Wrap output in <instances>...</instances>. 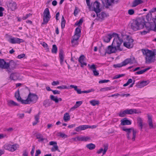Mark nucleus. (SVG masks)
I'll use <instances>...</instances> for the list:
<instances>
[{"instance_id":"f257e3e1","label":"nucleus","mask_w":156,"mask_h":156,"mask_svg":"<svg viewBox=\"0 0 156 156\" xmlns=\"http://www.w3.org/2000/svg\"><path fill=\"white\" fill-rule=\"evenodd\" d=\"M15 97L18 101L21 102L23 104H29L31 102L34 103H35L38 98L37 95L30 92L28 95L27 98L25 100H23L20 96V92L18 90L15 93Z\"/></svg>"},{"instance_id":"f03ea898","label":"nucleus","mask_w":156,"mask_h":156,"mask_svg":"<svg viewBox=\"0 0 156 156\" xmlns=\"http://www.w3.org/2000/svg\"><path fill=\"white\" fill-rule=\"evenodd\" d=\"M141 50L143 54L145 56L146 63H151L155 61L156 54L154 52L148 49H143Z\"/></svg>"},{"instance_id":"7ed1b4c3","label":"nucleus","mask_w":156,"mask_h":156,"mask_svg":"<svg viewBox=\"0 0 156 156\" xmlns=\"http://www.w3.org/2000/svg\"><path fill=\"white\" fill-rule=\"evenodd\" d=\"M143 19L138 18L136 20H133L130 23V26L132 29L134 31H136L143 28Z\"/></svg>"},{"instance_id":"20e7f679","label":"nucleus","mask_w":156,"mask_h":156,"mask_svg":"<svg viewBox=\"0 0 156 156\" xmlns=\"http://www.w3.org/2000/svg\"><path fill=\"white\" fill-rule=\"evenodd\" d=\"M51 17L48 8H46L44 11L43 16V22L41 25L47 24L49 20Z\"/></svg>"},{"instance_id":"39448f33","label":"nucleus","mask_w":156,"mask_h":156,"mask_svg":"<svg viewBox=\"0 0 156 156\" xmlns=\"http://www.w3.org/2000/svg\"><path fill=\"white\" fill-rule=\"evenodd\" d=\"M115 37H116L114 38L112 44V45L117 48V49L120 50L119 47L122 44L123 40L120 38L118 34H117V35H115Z\"/></svg>"},{"instance_id":"423d86ee","label":"nucleus","mask_w":156,"mask_h":156,"mask_svg":"<svg viewBox=\"0 0 156 156\" xmlns=\"http://www.w3.org/2000/svg\"><path fill=\"white\" fill-rule=\"evenodd\" d=\"M137 132V130L136 129H134L133 127L127 128V138L129 139H130L129 135L132 133V137L131 138V140L133 141H134L135 140L136 134Z\"/></svg>"},{"instance_id":"0eeeda50","label":"nucleus","mask_w":156,"mask_h":156,"mask_svg":"<svg viewBox=\"0 0 156 156\" xmlns=\"http://www.w3.org/2000/svg\"><path fill=\"white\" fill-rule=\"evenodd\" d=\"M18 145L17 144L11 145L6 144L4 146V148L11 151H14L16 150L18 148Z\"/></svg>"},{"instance_id":"6e6552de","label":"nucleus","mask_w":156,"mask_h":156,"mask_svg":"<svg viewBox=\"0 0 156 156\" xmlns=\"http://www.w3.org/2000/svg\"><path fill=\"white\" fill-rule=\"evenodd\" d=\"M142 23H144L143 27H144V26H145V27H146V29L148 30H152L154 31V26L153 23L152 22L150 23L149 22H146L144 19L143 21H142Z\"/></svg>"},{"instance_id":"1a4fd4ad","label":"nucleus","mask_w":156,"mask_h":156,"mask_svg":"<svg viewBox=\"0 0 156 156\" xmlns=\"http://www.w3.org/2000/svg\"><path fill=\"white\" fill-rule=\"evenodd\" d=\"M97 18L96 20L99 21H102L105 19L109 16V15L104 12H102L100 13H96Z\"/></svg>"},{"instance_id":"9d476101","label":"nucleus","mask_w":156,"mask_h":156,"mask_svg":"<svg viewBox=\"0 0 156 156\" xmlns=\"http://www.w3.org/2000/svg\"><path fill=\"white\" fill-rule=\"evenodd\" d=\"M94 8V10L96 13H100L101 9L100 8V3L97 1H95L92 5Z\"/></svg>"},{"instance_id":"9b49d317","label":"nucleus","mask_w":156,"mask_h":156,"mask_svg":"<svg viewBox=\"0 0 156 156\" xmlns=\"http://www.w3.org/2000/svg\"><path fill=\"white\" fill-rule=\"evenodd\" d=\"M117 49L112 45V44L108 46L106 48L105 53L110 54L115 52Z\"/></svg>"},{"instance_id":"f8f14e48","label":"nucleus","mask_w":156,"mask_h":156,"mask_svg":"<svg viewBox=\"0 0 156 156\" xmlns=\"http://www.w3.org/2000/svg\"><path fill=\"white\" fill-rule=\"evenodd\" d=\"M117 35V34L114 33L112 34H108L103 37L104 41L106 43L110 42L112 37H115V35Z\"/></svg>"},{"instance_id":"ddd939ff","label":"nucleus","mask_w":156,"mask_h":156,"mask_svg":"<svg viewBox=\"0 0 156 156\" xmlns=\"http://www.w3.org/2000/svg\"><path fill=\"white\" fill-rule=\"evenodd\" d=\"M9 41L11 44H20V43L23 42L24 41L21 39L18 38L13 37L12 38H10L9 40Z\"/></svg>"},{"instance_id":"4468645a","label":"nucleus","mask_w":156,"mask_h":156,"mask_svg":"<svg viewBox=\"0 0 156 156\" xmlns=\"http://www.w3.org/2000/svg\"><path fill=\"white\" fill-rule=\"evenodd\" d=\"M7 6L12 11H14L16 9V2L12 1L9 2L7 3Z\"/></svg>"},{"instance_id":"2eb2a0df","label":"nucleus","mask_w":156,"mask_h":156,"mask_svg":"<svg viewBox=\"0 0 156 156\" xmlns=\"http://www.w3.org/2000/svg\"><path fill=\"white\" fill-rule=\"evenodd\" d=\"M133 40L130 37L127 36V48H130L133 46Z\"/></svg>"},{"instance_id":"dca6fc26","label":"nucleus","mask_w":156,"mask_h":156,"mask_svg":"<svg viewBox=\"0 0 156 156\" xmlns=\"http://www.w3.org/2000/svg\"><path fill=\"white\" fill-rule=\"evenodd\" d=\"M103 148H100L97 153L99 154L102 153L103 155H104L108 149V146L107 145H104L103 146Z\"/></svg>"},{"instance_id":"f3484780","label":"nucleus","mask_w":156,"mask_h":156,"mask_svg":"<svg viewBox=\"0 0 156 156\" xmlns=\"http://www.w3.org/2000/svg\"><path fill=\"white\" fill-rule=\"evenodd\" d=\"M149 83L148 81H142L136 85V87L138 88H141L147 85Z\"/></svg>"},{"instance_id":"a211bd4d","label":"nucleus","mask_w":156,"mask_h":156,"mask_svg":"<svg viewBox=\"0 0 156 156\" xmlns=\"http://www.w3.org/2000/svg\"><path fill=\"white\" fill-rule=\"evenodd\" d=\"M137 120L138 127L140 130L142 131L143 127L144 125V124H143V120L141 118L138 117L137 118Z\"/></svg>"},{"instance_id":"6ab92c4d","label":"nucleus","mask_w":156,"mask_h":156,"mask_svg":"<svg viewBox=\"0 0 156 156\" xmlns=\"http://www.w3.org/2000/svg\"><path fill=\"white\" fill-rule=\"evenodd\" d=\"M84 58V56L83 55H81L80 57L78 59V61L81 64L80 66L82 68L83 67V65L86 66L87 65V63H86L83 62Z\"/></svg>"},{"instance_id":"aec40b11","label":"nucleus","mask_w":156,"mask_h":156,"mask_svg":"<svg viewBox=\"0 0 156 156\" xmlns=\"http://www.w3.org/2000/svg\"><path fill=\"white\" fill-rule=\"evenodd\" d=\"M20 74L17 73H13L10 76V79L12 80H16L19 78Z\"/></svg>"},{"instance_id":"412c9836","label":"nucleus","mask_w":156,"mask_h":156,"mask_svg":"<svg viewBox=\"0 0 156 156\" xmlns=\"http://www.w3.org/2000/svg\"><path fill=\"white\" fill-rule=\"evenodd\" d=\"M6 62L3 59H0V68L7 69L8 65L6 64Z\"/></svg>"},{"instance_id":"4be33fe9","label":"nucleus","mask_w":156,"mask_h":156,"mask_svg":"<svg viewBox=\"0 0 156 156\" xmlns=\"http://www.w3.org/2000/svg\"><path fill=\"white\" fill-rule=\"evenodd\" d=\"M77 139L78 141H87L90 140V138L88 136H78L77 137Z\"/></svg>"},{"instance_id":"5701e85b","label":"nucleus","mask_w":156,"mask_h":156,"mask_svg":"<svg viewBox=\"0 0 156 156\" xmlns=\"http://www.w3.org/2000/svg\"><path fill=\"white\" fill-rule=\"evenodd\" d=\"M59 57L60 59V64L61 65H62L64 59V56L63 55V51L62 49H60L59 50Z\"/></svg>"},{"instance_id":"b1692460","label":"nucleus","mask_w":156,"mask_h":156,"mask_svg":"<svg viewBox=\"0 0 156 156\" xmlns=\"http://www.w3.org/2000/svg\"><path fill=\"white\" fill-rule=\"evenodd\" d=\"M127 65V59H126L124 61L120 63H119L116 64H114L113 66L115 68L117 67H121Z\"/></svg>"},{"instance_id":"393cba45","label":"nucleus","mask_w":156,"mask_h":156,"mask_svg":"<svg viewBox=\"0 0 156 156\" xmlns=\"http://www.w3.org/2000/svg\"><path fill=\"white\" fill-rule=\"evenodd\" d=\"M87 125H81L76 127L75 130L77 132L84 130L87 129Z\"/></svg>"},{"instance_id":"a878e982","label":"nucleus","mask_w":156,"mask_h":156,"mask_svg":"<svg viewBox=\"0 0 156 156\" xmlns=\"http://www.w3.org/2000/svg\"><path fill=\"white\" fill-rule=\"evenodd\" d=\"M6 64H8V69L9 67L10 66L11 69H14L15 68L16 65V63L13 61H10L9 63L6 62Z\"/></svg>"},{"instance_id":"bb28decb","label":"nucleus","mask_w":156,"mask_h":156,"mask_svg":"<svg viewBox=\"0 0 156 156\" xmlns=\"http://www.w3.org/2000/svg\"><path fill=\"white\" fill-rule=\"evenodd\" d=\"M148 123L150 129L153 128V124L152 120L151 117L150 115H148Z\"/></svg>"},{"instance_id":"cd10ccee","label":"nucleus","mask_w":156,"mask_h":156,"mask_svg":"<svg viewBox=\"0 0 156 156\" xmlns=\"http://www.w3.org/2000/svg\"><path fill=\"white\" fill-rule=\"evenodd\" d=\"M143 2L142 0H134L133 2L132 7H135L139 4H142Z\"/></svg>"},{"instance_id":"c85d7f7f","label":"nucleus","mask_w":156,"mask_h":156,"mask_svg":"<svg viewBox=\"0 0 156 156\" xmlns=\"http://www.w3.org/2000/svg\"><path fill=\"white\" fill-rule=\"evenodd\" d=\"M63 119L66 122L70 120V116L68 113L66 112L64 114Z\"/></svg>"},{"instance_id":"c756f323","label":"nucleus","mask_w":156,"mask_h":156,"mask_svg":"<svg viewBox=\"0 0 156 156\" xmlns=\"http://www.w3.org/2000/svg\"><path fill=\"white\" fill-rule=\"evenodd\" d=\"M43 105L45 107L49 106L51 105V101L49 99H46L44 101Z\"/></svg>"},{"instance_id":"7c9ffc66","label":"nucleus","mask_w":156,"mask_h":156,"mask_svg":"<svg viewBox=\"0 0 156 156\" xmlns=\"http://www.w3.org/2000/svg\"><path fill=\"white\" fill-rule=\"evenodd\" d=\"M86 147L89 150H92L94 149L95 148L96 146L94 144L90 143L87 144L86 145Z\"/></svg>"},{"instance_id":"2f4dec72","label":"nucleus","mask_w":156,"mask_h":156,"mask_svg":"<svg viewBox=\"0 0 156 156\" xmlns=\"http://www.w3.org/2000/svg\"><path fill=\"white\" fill-rule=\"evenodd\" d=\"M40 115V112H39L38 114L37 115H36L35 116V121L33 123V126H35L37 124V123L39 122V117Z\"/></svg>"},{"instance_id":"473e14b6","label":"nucleus","mask_w":156,"mask_h":156,"mask_svg":"<svg viewBox=\"0 0 156 156\" xmlns=\"http://www.w3.org/2000/svg\"><path fill=\"white\" fill-rule=\"evenodd\" d=\"M114 89L115 88L114 87L112 86H111L110 87H107L102 88L100 90V91H105L112 89Z\"/></svg>"},{"instance_id":"72a5a7b5","label":"nucleus","mask_w":156,"mask_h":156,"mask_svg":"<svg viewBox=\"0 0 156 156\" xmlns=\"http://www.w3.org/2000/svg\"><path fill=\"white\" fill-rule=\"evenodd\" d=\"M36 137L37 139H38V141L39 142H42L45 138H43V136L40 134H38L36 135Z\"/></svg>"},{"instance_id":"f704fd0d","label":"nucleus","mask_w":156,"mask_h":156,"mask_svg":"<svg viewBox=\"0 0 156 156\" xmlns=\"http://www.w3.org/2000/svg\"><path fill=\"white\" fill-rule=\"evenodd\" d=\"M90 103L93 106H95L97 105H98L99 103V102L98 101L93 100L90 101Z\"/></svg>"},{"instance_id":"c9c22d12","label":"nucleus","mask_w":156,"mask_h":156,"mask_svg":"<svg viewBox=\"0 0 156 156\" xmlns=\"http://www.w3.org/2000/svg\"><path fill=\"white\" fill-rule=\"evenodd\" d=\"M8 105L9 106H17L18 104L12 100H10L8 101Z\"/></svg>"},{"instance_id":"e433bc0d","label":"nucleus","mask_w":156,"mask_h":156,"mask_svg":"<svg viewBox=\"0 0 156 156\" xmlns=\"http://www.w3.org/2000/svg\"><path fill=\"white\" fill-rule=\"evenodd\" d=\"M50 98L51 100L54 101L55 103H58V100L57 96L55 97L53 95H51L50 96Z\"/></svg>"},{"instance_id":"4c0bfd02","label":"nucleus","mask_w":156,"mask_h":156,"mask_svg":"<svg viewBox=\"0 0 156 156\" xmlns=\"http://www.w3.org/2000/svg\"><path fill=\"white\" fill-rule=\"evenodd\" d=\"M139 112H136L135 109H127V114H132L133 113H138Z\"/></svg>"},{"instance_id":"58836bf2","label":"nucleus","mask_w":156,"mask_h":156,"mask_svg":"<svg viewBox=\"0 0 156 156\" xmlns=\"http://www.w3.org/2000/svg\"><path fill=\"white\" fill-rule=\"evenodd\" d=\"M135 58L133 56H131L130 58L127 59V64H132L134 62Z\"/></svg>"},{"instance_id":"ea45409f","label":"nucleus","mask_w":156,"mask_h":156,"mask_svg":"<svg viewBox=\"0 0 156 156\" xmlns=\"http://www.w3.org/2000/svg\"><path fill=\"white\" fill-rule=\"evenodd\" d=\"M57 48L55 44H54L52 46V48L51 50L52 53L56 54L57 52Z\"/></svg>"},{"instance_id":"a19ab883","label":"nucleus","mask_w":156,"mask_h":156,"mask_svg":"<svg viewBox=\"0 0 156 156\" xmlns=\"http://www.w3.org/2000/svg\"><path fill=\"white\" fill-rule=\"evenodd\" d=\"M91 70L92 71L94 76H97L98 75L99 73L98 71L96 70V66H95L94 67V68L93 69Z\"/></svg>"},{"instance_id":"79ce46f5","label":"nucleus","mask_w":156,"mask_h":156,"mask_svg":"<svg viewBox=\"0 0 156 156\" xmlns=\"http://www.w3.org/2000/svg\"><path fill=\"white\" fill-rule=\"evenodd\" d=\"M121 126H125L127 125V118H125L121 120Z\"/></svg>"},{"instance_id":"37998d69","label":"nucleus","mask_w":156,"mask_h":156,"mask_svg":"<svg viewBox=\"0 0 156 156\" xmlns=\"http://www.w3.org/2000/svg\"><path fill=\"white\" fill-rule=\"evenodd\" d=\"M57 136H60L62 138H67L68 137L67 135H66L65 134L63 133H62L61 132H59L58 133Z\"/></svg>"},{"instance_id":"c03bdc74","label":"nucleus","mask_w":156,"mask_h":156,"mask_svg":"<svg viewBox=\"0 0 156 156\" xmlns=\"http://www.w3.org/2000/svg\"><path fill=\"white\" fill-rule=\"evenodd\" d=\"M127 114V109L125 110L123 112H121L119 114L120 117H122L125 116V115Z\"/></svg>"},{"instance_id":"a18cd8bd","label":"nucleus","mask_w":156,"mask_h":156,"mask_svg":"<svg viewBox=\"0 0 156 156\" xmlns=\"http://www.w3.org/2000/svg\"><path fill=\"white\" fill-rule=\"evenodd\" d=\"M78 40H76L73 39L71 41V43L72 44V46L73 47H74L76 45H77L78 44Z\"/></svg>"},{"instance_id":"49530a36","label":"nucleus","mask_w":156,"mask_h":156,"mask_svg":"<svg viewBox=\"0 0 156 156\" xmlns=\"http://www.w3.org/2000/svg\"><path fill=\"white\" fill-rule=\"evenodd\" d=\"M41 44L43 46L44 48H46V49L48 51H49V48L48 44L45 42H43L42 43H41Z\"/></svg>"},{"instance_id":"de8ad7c7","label":"nucleus","mask_w":156,"mask_h":156,"mask_svg":"<svg viewBox=\"0 0 156 156\" xmlns=\"http://www.w3.org/2000/svg\"><path fill=\"white\" fill-rule=\"evenodd\" d=\"M80 35H78L75 34V35L73 36V39L76 40H78L80 37Z\"/></svg>"},{"instance_id":"09e8293b","label":"nucleus","mask_w":156,"mask_h":156,"mask_svg":"<svg viewBox=\"0 0 156 156\" xmlns=\"http://www.w3.org/2000/svg\"><path fill=\"white\" fill-rule=\"evenodd\" d=\"M51 151H55L56 150H58V146L57 145V144L54 145L53 146V147L51 149Z\"/></svg>"},{"instance_id":"8fccbe9b","label":"nucleus","mask_w":156,"mask_h":156,"mask_svg":"<svg viewBox=\"0 0 156 156\" xmlns=\"http://www.w3.org/2000/svg\"><path fill=\"white\" fill-rule=\"evenodd\" d=\"M80 33L81 30L78 27L76 28L75 30V34L80 35Z\"/></svg>"},{"instance_id":"3c124183","label":"nucleus","mask_w":156,"mask_h":156,"mask_svg":"<svg viewBox=\"0 0 156 156\" xmlns=\"http://www.w3.org/2000/svg\"><path fill=\"white\" fill-rule=\"evenodd\" d=\"M134 10L132 9H129L128 11V13L130 15H133L134 13Z\"/></svg>"},{"instance_id":"603ef678","label":"nucleus","mask_w":156,"mask_h":156,"mask_svg":"<svg viewBox=\"0 0 156 156\" xmlns=\"http://www.w3.org/2000/svg\"><path fill=\"white\" fill-rule=\"evenodd\" d=\"M124 75H125L123 74H119V75H116L113 78V79H116L119 78L123 76Z\"/></svg>"},{"instance_id":"864d4df0","label":"nucleus","mask_w":156,"mask_h":156,"mask_svg":"<svg viewBox=\"0 0 156 156\" xmlns=\"http://www.w3.org/2000/svg\"><path fill=\"white\" fill-rule=\"evenodd\" d=\"M83 22V20L82 18L80 19L79 21L78 22H76L75 23V24L77 25H80V24H81Z\"/></svg>"},{"instance_id":"5fc2aeb1","label":"nucleus","mask_w":156,"mask_h":156,"mask_svg":"<svg viewBox=\"0 0 156 156\" xmlns=\"http://www.w3.org/2000/svg\"><path fill=\"white\" fill-rule=\"evenodd\" d=\"M94 91V90L93 89H91L90 90H83L82 91V93H88L92 91Z\"/></svg>"},{"instance_id":"6e6d98bb","label":"nucleus","mask_w":156,"mask_h":156,"mask_svg":"<svg viewBox=\"0 0 156 156\" xmlns=\"http://www.w3.org/2000/svg\"><path fill=\"white\" fill-rule=\"evenodd\" d=\"M4 10V9L2 7H0V16L2 17L3 16V11Z\"/></svg>"},{"instance_id":"4d7b16f0","label":"nucleus","mask_w":156,"mask_h":156,"mask_svg":"<svg viewBox=\"0 0 156 156\" xmlns=\"http://www.w3.org/2000/svg\"><path fill=\"white\" fill-rule=\"evenodd\" d=\"M59 84V82L58 81H53L51 83V85L53 86H55L56 85H58Z\"/></svg>"},{"instance_id":"13d9d810","label":"nucleus","mask_w":156,"mask_h":156,"mask_svg":"<svg viewBox=\"0 0 156 156\" xmlns=\"http://www.w3.org/2000/svg\"><path fill=\"white\" fill-rule=\"evenodd\" d=\"M110 80H101L99 81V83H107Z\"/></svg>"},{"instance_id":"bf43d9fd","label":"nucleus","mask_w":156,"mask_h":156,"mask_svg":"<svg viewBox=\"0 0 156 156\" xmlns=\"http://www.w3.org/2000/svg\"><path fill=\"white\" fill-rule=\"evenodd\" d=\"M87 129L88 128H91V129H94L96 128L97 126L96 125H93L92 126H90L89 125H87Z\"/></svg>"},{"instance_id":"052dcab7","label":"nucleus","mask_w":156,"mask_h":156,"mask_svg":"<svg viewBox=\"0 0 156 156\" xmlns=\"http://www.w3.org/2000/svg\"><path fill=\"white\" fill-rule=\"evenodd\" d=\"M41 152L40 150L38 149L36 151L35 156H38L41 154Z\"/></svg>"},{"instance_id":"680f3d73","label":"nucleus","mask_w":156,"mask_h":156,"mask_svg":"<svg viewBox=\"0 0 156 156\" xmlns=\"http://www.w3.org/2000/svg\"><path fill=\"white\" fill-rule=\"evenodd\" d=\"M78 12L77 11V8L76 7H75V9L74 11V14L75 16H76L78 14Z\"/></svg>"},{"instance_id":"e2e57ef3","label":"nucleus","mask_w":156,"mask_h":156,"mask_svg":"<svg viewBox=\"0 0 156 156\" xmlns=\"http://www.w3.org/2000/svg\"><path fill=\"white\" fill-rule=\"evenodd\" d=\"M67 87L65 85H62L59 86H58L57 87V88L61 89H65L67 88Z\"/></svg>"},{"instance_id":"0e129e2a","label":"nucleus","mask_w":156,"mask_h":156,"mask_svg":"<svg viewBox=\"0 0 156 156\" xmlns=\"http://www.w3.org/2000/svg\"><path fill=\"white\" fill-rule=\"evenodd\" d=\"M144 72H145V71H144V69H143V70H142L140 71L136 72V73L137 74H141L143 73Z\"/></svg>"},{"instance_id":"69168bd1","label":"nucleus","mask_w":156,"mask_h":156,"mask_svg":"<svg viewBox=\"0 0 156 156\" xmlns=\"http://www.w3.org/2000/svg\"><path fill=\"white\" fill-rule=\"evenodd\" d=\"M82 103V101H76V105L78 107H79L80 106Z\"/></svg>"},{"instance_id":"338daca9","label":"nucleus","mask_w":156,"mask_h":156,"mask_svg":"<svg viewBox=\"0 0 156 156\" xmlns=\"http://www.w3.org/2000/svg\"><path fill=\"white\" fill-rule=\"evenodd\" d=\"M95 65L94 64H93L92 65H90L89 64L88 65V66L89 67V69L91 70L95 66Z\"/></svg>"},{"instance_id":"774afa93","label":"nucleus","mask_w":156,"mask_h":156,"mask_svg":"<svg viewBox=\"0 0 156 156\" xmlns=\"http://www.w3.org/2000/svg\"><path fill=\"white\" fill-rule=\"evenodd\" d=\"M154 31L156 32V18L154 19Z\"/></svg>"}]
</instances>
